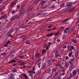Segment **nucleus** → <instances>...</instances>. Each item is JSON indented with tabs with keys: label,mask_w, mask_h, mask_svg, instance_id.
Returning a JSON list of instances; mask_svg holds the SVG:
<instances>
[{
	"label": "nucleus",
	"mask_w": 79,
	"mask_h": 79,
	"mask_svg": "<svg viewBox=\"0 0 79 79\" xmlns=\"http://www.w3.org/2000/svg\"><path fill=\"white\" fill-rule=\"evenodd\" d=\"M25 11H26V9L23 8L20 10L19 13L20 15H21L22 16H23L24 15V12H25Z\"/></svg>",
	"instance_id": "obj_1"
},
{
	"label": "nucleus",
	"mask_w": 79,
	"mask_h": 79,
	"mask_svg": "<svg viewBox=\"0 0 79 79\" xmlns=\"http://www.w3.org/2000/svg\"><path fill=\"white\" fill-rule=\"evenodd\" d=\"M72 3V2H69L67 3V8H70V10L72 8V7H73V6L71 4Z\"/></svg>",
	"instance_id": "obj_2"
},
{
	"label": "nucleus",
	"mask_w": 79,
	"mask_h": 79,
	"mask_svg": "<svg viewBox=\"0 0 79 79\" xmlns=\"http://www.w3.org/2000/svg\"><path fill=\"white\" fill-rule=\"evenodd\" d=\"M28 73L30 74V76L31 77V79H33V74H35V72L32 70H31Z\"/></svg>",
	"instance_id": "obj_3"
},
{
	"label": "nucleus",
	"mask_w": 79,
	"mask_h": 79,
	"mask_svg": "<svg viewBox=\"0 0 79 79\" xmlns=\"http://www.w3.org/2000/svg\"><path fill=\"white\" fill-rule=\"evenodd\" d=\"M59 33H60V31H58L56 33H53L50 34V36H52V35H55V36H57L58 35V34H59Z\"/></svg>",
	"instance_id": "obj_4"
},
{
	"label": "nucleus",
	"mask_w": 79,
	"mask_h": 79,
	"mask_svg": "<svg viewBox=\"0 0 79 79\" xmlns=\"http://www.w3.org/2000/svg\"><path fill=\"white\" fill-rule=\"evenodd\" d=\"M22 16H23L21 14L18 15H17L15 16V18H16L17 19H20Z\"/></svg>",
	"instance_id": "obj_5"
},
{
	"label": "nucleus",
	"mask_w": 79,
	"mask_h": 79,
	"mask_svg": "<svg viewBox=\"0 0 79 79\" xmlns=\"http://www.w3.org/2000/svg\"><path fill=\"white\" fill-rule=\"evenodd\" d=\"M58 72H57L56 73L55 76H54V79H59V76H58Z\"/></svg>",
	"instance_id": "obj_6"
},
{
	"label": "nucleus",
	"mask_w": 79,
	"mask_h": 79,
	"mask_svg": "<svg viewBox=\"0 0 79 79\" xmlns=\"http://www.w3.org/2000/svg\"><path fill=\"white\" fill-rule=\"evenodd\" d=\"M35 57L36 58H40L41 57V54L39 53H38L35 55Z\"/></svg>",
	"instance_id": "obj_7"
},
{
	"label": "nucleus",
	"mask_w": 79,
	"mask_h": 79,
	"mask_svg": "<svg viewBox=\"0 0 79 79\" xmlns=\"http://www.w3.org/2000/svg\"><path fill=\"white\" fill-rule=\"evenodd\" d=\"M11 7L13 8V7L16 4V1H14L11 3Z\"/></svg>",
	"instance_id": "obj_8"
},
{
	"label": "nucleus",
	"mask_w": 79,
	"mask_h": 79,
	"mask_svg": "<svg viewBox=\"0 0 79 79\" xmlns=\"http://www.w3.org/2000/svg\"><path fill=\"white\" fill-rule=\"evenodd\" d=\"M6 17H7V16L6 15H4L0 17V19L1 20V19H5V18H6Z\"/></svg>",
	"instance_id": "obj_9"
},
{
	"label": "nucleus",
	"mask_w": 79,
	"mask_h": 79,
	"mask_svg": "<svg viewBox=\"0 0 79 79\" xmlns=\"http://www.w3.org/2000/svg\"><path fill=\"white\" fill-rule=\"evenodd\" d=\"M10 78H9V79H15V77L13 74H11L10 75Z\"/></svg>",
	"instance_id": "obj_10"
},
{
	"label": "nucleus",
	"mask_w": 79,
	"mask_h": 79,
	"mask_svg": "<svg viewBox=\"0 0 79 79\" xmlns=\"http://www.w3.org/2000/svg\"><path fill=\"white\" fill-rule=\"evenodd\" d=\"M16 19V17H15V16H13L10 19V20L11 21H14V20H15V19Z\"/></svg>",
	"instance_id": "obj_11"
},
{
	"label": "nucleus",
	"mask_w": 79,
	"mask_h": 79,
	"mask_svg": "<svg viewBox=\"0 0 79 79\" xmlns=\"http://www.w3.org/2000/svg\"><path fill=\"white\" fill-rule=\"evenodd\" d=\"M16 60H14V59H12L10 61L8 62V63H15L16 62Z\"/></svg>",
	"instance_id": "obj_12"
},
{
	"label": "nucleus",
	"mask_w": 79,
	"mask_h": 79,
	"mask_svg": "<svg viewBox=\"0 0 79 79\" xmlns=\"http://www.w3.org/2000/svg\"><path fill=\"white\" fill-rule=\"evenodd\" d=\"M68 31V33H69V34H71L73 31V30L71 28L69 29Z\"/></svg>",
	"instance_id": "obj_13"
},
{
	"label": "nucleus",
	"mask_w": 79,
	"mask_h": 79,
	"mask_svg": "<svg viewBox=\"0 0 79 79\" xmlns=\"http://www.w3.org/2000/svg\"><path fill=\"white\" fill-rule=\"evenodd\" d=\"M69 10H70V8H69L67 7V8L65 9L63 11L64 13H66V12H67L68 11H69Z\"/></svg>",
	"instance_id": "obj_14"
},
{
	"label": "nucleus",
	"mask_w": 79,
	"mask_h": 79,
	"mask_svg": "<svg viewBox=\"0 0 79 79\" xmlns=\"http://www.w3.org/2000/svg\"><path fill=\"white\" fill-rule=\"evenodd\" d=\"M40 0H35L34 2V4H38Z\"/></svg>",
	"instance_id": "obj_15"
},
{
	"label": "nucleus",
	"mask_w": 79,
	"mask_h": 79,
	"mask_svg": "<svg viewBox=\"0 0 79 79\" xmlns=\"http://www.w3.org/2000/svg\"><path fill=\"white\" fill-rule=\"evenodd\" d=\"M51 62H52V60L50 59L48 60L47 61V63L48 64H50V63H51Z\"/></svg>",
	"instance_id": "obj_16"
},
{
	"label": "nucleus",
	"mask_w": 79,
	"mask_h": 79,
	"mask_svg": "<svg viewBox=\"0 0 79 79\" xmlns=\"http://www.w3.org/2000/svg\"><path fill=\"white\" fill-rule=\"evenodd\" d=\"M23 77H24L25 79H28V77L27 76V75L24 73L23 74Z\"/></svg>",
	"instance_id": "obj_17"
},
{
	"label": "nucleus",
	"mask_w": 79,
	"mask_h": 79,
	"mask_svg": "<svg viewBox=\"0 0 79 79\" xmlns=\"http://www.w3.org/2000/svg\"><path fill=\"white\" fill-rule=\"evenodd\" d=\"M68 20H69V18L66 19H64V20L62 22V23H66V21H68Z\"/></svg>",
	"instance_id": "obj_18"
},
{
	"label": "nucleus",
	"mask_w": 79,
	"mask_h": 79,
	"mask_svg": "<svg viewBox=\"0 0 79 79\" xmlns=\"http://www.w3.org/2000/svg\"><path fill=\"white\" fill-rule=\"evenodd\" d=\"M68 50L69 52H72V50H71V47L69 46L68 48Z\"/></svg>",
	"instance_id": "obj_19"
},
{
	"label": "nucleus",
	"mask_w": 79,
	"mask_h": 79,
	"mask_svg": "<svg viewBox=\"0 0 79 79\" xmlns=\"http://www.w3.org/2000/svg\"><path fill=\"white\" fill-rule=\"evenodd\" d=\"M71 41L72 42H73V44H76V42H77L76 40H74L73 39H72Z\"/></svg>",
	"instance_id": "obj_20"
},
{
	"label": "nucleus",
	"mask_w": 79,
	"mask_h": 79,
	"mask_svg": "<svg viewBox=\"0 0 79 79\" xmlns=\"http://www.w3.org/2000/svg\"><path fill=\"white\" fill-rule=\"evenodd\" d=\"M55 55H56V54H58V53L60 52V51L58 50H56V51H55Z\"/></svg>",
	"instance_id": "obj_21"
},
{
	"label": "nucleus",
	"mask_w": 79,
	"mask_h": 79,
	"mask_svg": "<svg viewBox=\"0 0 79 79\" xmlns=\"http://www.w3.org/2000/svg\"><path fill=\"white\" fill-rule=\"evenodd\" d=\"M26 44H31V41L29 40H27L26 42Z\"/></svg>",
	"instance_id": "obj_22"
},
{
	"label": "nucleus",
	"mask_w": 79,
	"mask_h": 79,
	"mask_svg": "<svg viewBox=\"0 0 79 79\" xmlns=\"http://www.w3.org/2000/svg\"><path fill=\"white\" fill-rule=\"evenodd\" d=\"M55 58H57L58 56H60V54H55Z\"/></svg>",
	"instance_id": "obj_23"
},
{
	"label": "nucleus",
	"mask_w": 79,
	"mask_h": 79,
	"mask_svg": "<svg viewBox=\"0 0 79 79\" xmlns=\"http://www.w3.org/2000/svg\"><path fill=\"white\" fill-rule=\"evenodd\" d=\"M29 12H30V10H26V11L25 12V14L26 15H27V14H29Z\"/></svg>",
	"instance_id": "obj_24"
},
{
	"label": "nucleus",
	"mask_w": 79,
	"mask_h": 79,
	"mask_svg": "<svg viewBox=\"0 0 79 79\" xmlns=\"http://www.w3.org/2000/svg\"><path fill=\"white\" fill-rule=\"evenodd\" d=\"M29 23V20H27L25 23H24L23 24L24 25V26H26V25L25 24H28Z\"/></svg>",
	"instance_id": "obj_25"
},
{
	"label": "nucleus",
	"mask_w": 79,
	"mask_h": 79,
	"mask_svg": "<svg viewBox=\"0 0 79 79\" xmlns=\"http://www.w3.org/2000/svg\"><path fill=\"white\" fill-rule=\"evenodd\" d=\"M45 68H46V67L45 66V65L44 64L43 65V67H42V69L43 70H44L45 69Z\"/></svg>",
	"instance_id": "obj_26"
},
{
	"label": "nucleus",
	"mask_w": 79,
	"mask_h": 79,
	"mask_svg": "<svg viewBox=\"0 0 79 79\" xmlns=\"http://www.w3.org/2000/svg\"><path fill=\"white\" fill-rule=\"evenodd\" d=\"M73 75L75 76L76 74V70H74V71L73 72Z\"/></svg>",
	"instance_id": "obj_27"
},
{
	"label": "nucleus",
	"mask_w": 79,
	"mask_h": 79,
	"mask_svg": "<svg viewBox=\"0 0 79 79\" xmlns=\"http://www.w3.org/2000/svg\"><path fill=\"white\" fill-rule=\"evenodd\" d=\"M56 69H52V73H54V72H56Z\"/></svg>",
	"instance_id": "obj_28"
},
{
	"label": "nucleus",
	"mask_w": 79,
	"mask_h": 79,
	"mask_svg": "<svg viewBox=\"0 0 79 79\" xmlns=\"http://www.w3.org/2000/svg\"><path fill=\"white\" fill-rule=\"evenodd\" d=\"M43 15L44 16H46V15H45L47 14V11H44V13L43 12Z\"/></svg>",
	"instance_id": "obj_29"
},
{
	"label": "nucleus",
	"mask_w": 79,
	"mask_h": 79,
	"mask_svg": "<svg viewBox=\"0 0 79 79\" xmlns=\"http://www.w3.org/2000/svg\"><path fill=\"white\" fill-rule=\"evenodd\" d=\"M9 37H10V38H13V35L12 34H10L9 35Z\"/></svg>",
	"instance_id": "obj_30"
},
{
	"label": "nucleus",
	"mask_w": 79,
	"mask_h": 79,
	"mask_svg": "<svg viewBox=\"0 0 79 79\" xmlns=\"http://www.w3.org/2000/svg\"><path fill=\"white\" fill-rule=\"evenodd\" d=\"M19 77H20V78H23L24 77V74H21L19 76Z\"/></svg>",
	"instance_id": "obj_31"
},
{
	"label": "nucleus",
	"mask_w": 79,
	"mask_h": 79,
	"mask_svg": "<svg viewBox=\"0 0 79 79\" xmlns=\"http://www.w3.org/2000/svg\"><path fill=\"white\" fill-rule=\"evenodd\" d=\"M65 5V3H63L62 4H61L60 5V7H63V6H64Z\"/></svg>",
	"instance_id": "obj_32"
},
{
	"label": "nucleus",
	"mask_w": 79,
	"mask_h": 79,
	"mask_svg": "<svg viewBox=\"0 0 79 79\" xmlns=\"http://www.w3.org/2000/svg\"><path fill=\"white\" fill-rule=\"evenodd\" d=\"M32 5L30 6L29 7V10L30 11V10H32Z\"/></svg>",
	"instance_id": "obj_33"
},
{
	"label": "nucleus",
	"mask_w": 79,
	"mask_h": 79,
	"mask_svg": "<svg viewBox=\"0 0 79 79\" xmlns=\"http://www.w3.org/2000/svg\"><path fill=\"white\" fill-rule=\"evenodd\" d=\"M68 65H69V64L65 63L64 66L65 68H68Z\"/></svg>",
	"instance_id": "obj_34"
},
{
	"label": "nucleus",
	"mask_w": 79,
	"mask_h": 79,
	"mask_svg": "<svg viewBox=\"0 0 79 79\" xmlns=\"http://www.w3.org/2000/svg\"><path fill=\"white\" fill-rule=\"evenodd\" d=\"M50 72H51V69H48V73H50Z\"/></svg>",
	"instance_id": "obj_35"
},
{
	"label": "nucleus",
	"mask_w": 79,
	"mask_h": 79,
	"mask_svg": "<svg viewBox=\"0 0 79 79\" xmlns=\"http://www.w3.org/2000/svg\"><path fill=\"white\" fill-rule=\"evenodd\" d=\"M46 1H44L43 0L41 4V6H43V5H44V3H45V2Z\"/></svg>",
	"instance_id": "obj_36"
},
{
	"label": "nucleus",
	"mask_w": 79,
	"mask_h": 79,
	"mask_svg": "<svg viewBox=\"0 0 79 79\" xmlns=\"http://www.w3.org/2000/svg\"><path fill=\"white\" fill-rule=\"evenodd\" d=\"M44 6L43 7V8H46V7H47V5L46 4H45L44 5Z\"/></svg>",
	"instance_id": "obj_37"
},
{
	"label": "nucleus",
	"mask_w": 79,
	"mask_h": 79,
	"mask_svg": "<svg viewBox=\"0 0 79 79\" xmlns=\"http://www.w3.org/2000/svg\"><path fill=\"white\" fill-rule=\"evenodd\" d=\"M6 52L5 53H1V55H6Z\"/></svg>",
	"instance_id": "obj_38"
},
{
	"label": "nucleus",
	"mask_w": 79,
	"mask_h": 79,
	"mask_svg": "<svg viewBox=\"0 0 79 79\" xmlns=\"http://www.w3.org/2000/svg\"><path fill=\"white\" fill-rule=\"evenodd\" d=\"M12 31H13V30H12V29H11L8 31V32L10 34H11L12 33Z\"/></svg>",
	"instance_id": "obj_39"
},
{
	"label": "nucleus",
	"mask_w": 79,
	"mask_h": 79,
	"mask_svg": "<svg viewBox=\"0 0 79 79\" xmlns=\"http://www.w3.org/2000/svg\"><path fill=\"white\" fill-rule=\"evenodd\" d=\"M72 55H73V53L71 52L69 54V57H71Z\"/></svg>",
	"instance_id": "obj_40"
},
{
	"label": "nucleus",
	"mask_w": 79,
	"mask_h": 79,
	"mask_svg": "<svg viewBox=\"0 0 79 79\" xmlns=\"http://www.w3.org/2000/svg\"><path fill=\"white\" fill-rule=\"evenodd\" d=\"M16 11L15 10H13L11 12V13H12V14H15V13H16Z\"/></svg>",
	"instance_id": "obj_41"
},
{
	"label": "nucleus",
	"mask_w": 79,
	"mask_h": 79,
	"mask_svg": "<svg viewBox=\"0 0 79 79\" xmlns=\"http://www.w3.org/2000/svg\"><path fill=\"white\" fill-rule=\"evenodd\" d=\"M19 8H20V6L19 5H18L17 6V8L18 9H19Z\"/></svg>",
	"instance_id": "obj_42"
},
{
	"label": "nucleus",
	"mask_w": 79,
	"mask_h": 79,
	"mask_svg": "<svg viewBox=\"0 0 79 79\" xmlns=\"http://www.w3.org/2000/svg\"><path fill=\"white\" fill-rule=\"evenodd\" d=\"M10 25L9 24H8L6 26V28H9V27H10Z\"/></svg>",
	"instance_id": "obj_43"
},
{
	"label": "nucleus",
	"mask_w": 79,
	"mask_h": 79,
	"mask_svg": "<svg viewBox=\"0 0 79 79\" xmlns=\"http://www.w3.org/2000/svg\"><path fill=\"white\" fill-rule=\"evenodd\" d=\"M10 33L8 32L6 33V36H9V35L10 34Z\"/></svg>",
	"instance_id": "obj_44"
},
{
	"label": "nucleus",
	"mask_w": 79,
	"mask_h": 79,
	"mask_svg": "<svg viewBox=\"0 0 79 79\" xmlns=\"http://www.w3.org/2000/svg\"><path fill=\"white\" fill-rule=\"evenodd\" d=\"M52 8H55V6L54 5H52L51 6Z\"/></svg>",
	"instance_id": "obj_45"
},
{
	"label": "nucleus",
	"mask_w": 79,
	"mask_h": 79,
	"mask_svg": "<svg viewBox=\"0 0 79 79\" xmlns=\"http://www.w3.org/2000/svg\"><path fill=\"white\" fill-rule=\"evenodd\" d=\"M45 52V49H43L42 51V53L44 54V53Z\"/></svg>",
	"instance_id": "obj_46"
},
{
	"label": "nucleus",
	"mask_w": 79,
	"mask_h": 79,
	"mask_svg": "<svg viewBox=\"0 0 79 79\" xmlns=\"http://www.w3.org/2000/svg\"><path fill=\"white\" fill-rule=\"evenodd\" d=\"M71 76H72V74H70V76L69 77H67L66 78V79H69L70 78H71Z\"/></svg>",
	"instance_id": "obj_47"
},
{
	"label": "nucleus",
	"mask_w": 79,
	"mask_h": 79,
	"mask_svg": "<svg viewBox=\"0 0 79 79\" xmlns=\"http://www.w3.org/2000/svg\"><path fill=\"white\" fill-rule=\"evenodd\" d=\"M52 20V19L51 18H50L49 19H48L47 20V21H51Z\"/></svg>",
	"instance_id": "obj_48"
},
{
	"label": "nucleus",
	"mask_w": 79,
	"mask_h": 79,
	"mask_svg": "<svg viewBox=\"0 0 79 79\" xmlns=\"http://www.w3.org/2000/svg\"><path fill=\"white\" fill-rule=\"evenodd\" d=\"M72 67L73 69L74 68H75V65L72 64Z\"/></svg>",
	"instance_id": "obj_49"
},
{
	"label": "nucleus",
	"mask_w": 79,
	"mask_h": 79,
	"mask_svg": "<svg viewBox=\"0 0 79 79\" xmlns=\"http://www.w3.org/2000/svg\"><path fill=\"white\" fill-rule=\"evenodd\" d=\"M43 15V14H42V13H39L37 14V16H38L39 15Z\"/></svg>",
	"instance_id": "obj_50"
},
{
	"label": "nucleus",
	"mask_w": 79,
	"mask_h": 79,
	"mask_svg": "<svg viewBox=\"0 0 79 79\" xmlns=\"http://www.w3.org/2000/svg\"><path fill=\"white\" fill-rule=\"evenodd\" d=\"M13 71L15 72H15H17V70H16V69H14L13 70Z\"/></svg>",
	"instance_id": "obj_51"
},
{
	"label": "nucleus",
	"mask_w": 79,
	"mask_h": 79,
	"mask_svg": "<svg viewBox=\"0 0 79 79\" xmlns=\"http://www.w3.org/2000/svg\"><path fill=\"white\" fill-rule=\"evenodd\" d=\"M21 38L22 39H25L26 37H25V36H22L21 37Z\"/></svg>",
	"instance_id": "obj_52"
},
{
	"label": "nucleus",
	"mask_w": 79,
	"mask_h": 79,
	"mask_svg": "<svg viewBox=\"0 0 79 79\" xmlns=\"http://www.w3.org/2000/svg\"><path fill=\"white\" fill-rule=\"evenodd\" d=\"M23 58H24V56H22L19 57V58L20 59Z\"/></svg>",
	"instance_id": "obj_53"
},
{
	"label": "nucleus",
	"mask_w": 79,
	"mask_h": 79,
	"mask_svg": "<svg viewBox=\"0 0 79 79\" xmlns=\"http://www.w3.org/2000/svg\"><path fill=\"white\" fill-rule=\"evenodd\" d=\"M66 74L65 73L63 72L61 74V76H64V74Z\"/></svg>",
	"instance_id": "obj_54"
},
{
	"label": "nucleus",
	"mask_w": 79,
	"mask_h": 79,
	"mask_svg": "<svg viewBox=\"0 0 79 79\" xmlns=\"http://www.w3.org/2000/svg\"><path fill=\"white\" fill-rule=\"evenodd\" d=\"M65 58L66 60H68V59L69 58V57H68V56H67L65 57Z\"/></svg>",
	"instance_id": "obj_55"
},
{
	"label": "nucleus",
	"mask_w": 79,
	"mask_h": 79,
	"mask_svg": "<svg viewBox=\"0 0 79 79\" xmlns=\"http://www.w3.org/2000/svg\"><path fill=\"white\" fill-rule=\"evenodd\" d=\"M71 49H73V50H74V46H72L71 47Z\"/></svg>",
	"instance_id": "obj_56"
},
{
	"label": "nucleus",
	"mask_w": 79,
	"mask_h": 79,
	"mask_svg": "<svg viewBox=\"0 0 79 79\" xmlns=\"http://www.w3.org/2000/svg\"><path fill=\"white\" fill-rule=\"evenodd\" d=\"M56 41L57 42H58V43H59V42H60V40L57 39Z\"/></svg>",
	"instance_id": "obj_57"
},
{
	"label": "nucleus",
	"mask_w": 79,
	"mask_h": 79,
	"mask_svg": "<svg viewBox=\"0 0 79 79\" xmlns=\"http://www.w3.org/2000/svg\"><path fill=\"white\" fill-rule=\"evenodd\" d=\"M17 66V64H14L12 65V66Z\"/></svg>",
	"instance_id": "obj_58"
},
{
	"label": "nucleus",
	"mask_w": 79,
	"mask_h": 79,
	"mask_svg": "<svg viewBox=\"0 0 79 79\" xmlns=\"http://www.w3.org/2000/svg\"><path fill=\"white\" fill-rule=\"evenodd\" d=\"M23 50L24 52H27V49H24Z\"/></svg>",
	"instance_id": "obj_59"
},
{
	"label": "nucleus",
	"mask_w": 79,
	"mask_h": 79,
	"mask_svg": "<svg viewBox=\"0 0 79 79\" xmlns=\"http://www.w3.org/2000/svg\"><path fill=\"white\" fill-rule=\"evenodd\" d=\"M10 41H9V40H8L7 41V44H10Z\"/></svg>",
	"instance_id": "obj_60"
},
{
	"label": "nucleus",
	"mask_w": 79,
	"mask_h": 79,
	"mask_svg": "<svg viewBox=\"0 0 79 79\" xmlns=\"http://www.w3.org/2000/svg\"><path fill=\"white\" fill-rule=\"evenodd\" d=\"M52 27V25H51L50 26H48V28L51 27Z\"/></svg>",
	"instance_id": "obj_61"
},
{
	"label": "nucleus",
	"mask_w": 79,
	"mask_h": 79,
	"mask_svg": "<svg viewBox=\"0 0 79 79\" xmlns=\"http://www.w3.org/2000/svg\"><path fill=\"white\" fill-rule=\"evenodd\" d=\"M41 58H40L39 59H38V61H41Z\"/></svg>",
	"instance_id": "obj_62"
},
{
	"label": "nucleus",
	"mask_w": 79,
	"mask_h": 79,
	"mask_svg": "<svg viewBox=\"0 0 79 79\" xmlns=\"http://www.w3.org/2000/svg\"><path fill=\"white\" fill-rule=\"evenodd\" d=\"M35 70V67H33V69H32V71H34Z\"/></svg>",
	"instance_id": "obj_63"
},
{
	"label": "nucleus",
	"mask_w": 79,
	"mask_h": 79,
	"mask_svg": "<svg viewBox=\"0 0 79 79\" xmlns=\"http://www.w3.org/2000/svg\"><path fill=\"white\" fill-rule=\"evenodd\" d=\"M31 15H32V16H34V12H33L31 14Z\"/></svg>",
	"instance_id": "obj_64"
}]
</instances>
